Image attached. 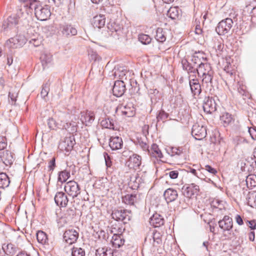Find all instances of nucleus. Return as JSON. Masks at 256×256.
Returning <instances> with one entry per match:
<instances>
[{"label":"nucleus","mask_w":256,"mask_h":256,"mask_svg":"<svg viewBox=\"0 0 256 256\" xmlns=\"http://www.w3.org/2000/svg\"><path fill=\"white\" fill-rule=\"evenodd\" d=\"M220 120L224 126H228L234 120L232 114L228 112H224L220 117Z\"/></svg>","instance_id":"nucleus-25"},{"label":"nucleus","mask_w":256,"mask_h":256,"mask_svg":"<svg viewBox=\"0 0 256 256\" xmlns=\"http://www.w3.org/2000/svg\"><path fill=\"white\" fill-rule=\"evenodd\" d=\"M169 176L172 179H175L178 176V172L177 170H172L168 173Z\"/></svg>","instance_id":"nucleus-47"},{"label":"nucleus","mask_w":256,"mask_h":256,"mask_svg":"<svg viewBox=\"0 0 256 256\" xmlns=\"http://www.w3.org/2000/svg\"><path fill=\"white\" fill-rule=\"evenodd\" d=\"M151 154L155 158H160L163 156L160 150L158 148V146L156 144H154L152 146Z\"/></svg>","instance_id":"nucleus-32"},{"label":"nucleus","mask_w":256,"mask_h":256,"mask_svg":"<svg viewBox=\"0 0 256 256\" xmlns=\"http://www.w3.org/2000/svg\"><path fill=\"white\" fill-rule=\"evenodd\" d=\"M65 192L73 198L76 197L80 193V188L78 184L74 180L67 182L64 188Z\"/></svg>","instance_id":"nucleus-5"},{"label":"nucleus","mask_w":256,"mask_h":256,"mask_svg":"<svg viewBox=\"0 0 256 256\" xmlns=\"http://www.w3.org/2000/svg\"><path fill=\"white\" fill-rule=\"evenodd\" d=\"M0 158L3 162L7 166H10L13 162V156L12 152L6 150L2 152Z\"/></svg>","instance_id":"nucleus-21"},{"label":"nucleus","mask_w":256,"mask_h":256,"mask_svg":"<svg viewBox=\"0 0 256 256\" xmlns=\"http://www.w3.org/2000/svg\"><path fill=\"white\" fill-rule=\"evenodd\" d=\"M226 202L218 198H214L210 202L211 206L216 208L223 210L225 208Z\"/></svg>","instance_id":"nucleus-29"},{"label":"nucleus","mask_w":256,"mask_h":256,"mask_svg":"<svg viewBox=\"0 0 256 256\" xmlns=\"http://www.w3.org/2000/svg\"><path fill=\"white\" fill-rule=\"evenodd\" d=\"M72 256H85V252L80 248L74 247L72 249Z\"/></svg>","instance_id":"nucleus-38"},{"label":"nucleus","mask_w":256,"mask_h":256,"mask_svg":"<svg viewBox=\"0 0 256 256\" xmlns=\"http://www.w3.org/2000/svg\"><path fill=\"white\" fill-rule=\"evenodd\" d=\"M203 244L206 247V249H208V242H204Z\"/></svg>","instance_id":"nucleus-62"},{"label":"nucleus","mask_w":256,"mask_h":256,"mask_svg":"<svg viewBox=\"0 0 256 256\" xmlns=\"http://www.w3.org/2000/svg\"><path fill=\"white\" fill-rule=\"evenodd\" d=\"M123 142L121 138L112 136L110 138L109 146L112 150H117L122 148Z\"/></svg>","instance_id":"nucleus-17"},{"label":"nucleus","mask_w":256,"mask_h":256,"mask_svg":"<svg viewBox=\"0 0 256 256\" xmlns=\"http://www.w3.org/2000/svg\"><path fill=\"white\" fill-rule=\"evenodd\" d=\"M10 246L12 247V244H8L7 245V247L8 248Z\"/></svg>","instance_id":"nucleus-64"},{"label":"nucleus","mask_w":256,"mask_h":256,"mask_svg":"<svg viewBox=\"0 0 256 256\" xmlns=\"http://www.w3.org/2000/svg\"><path fill=\"white\" fill-rule=\"evenodd\" d=\"M168 16L172 20L178 18L179 10L178 7H170L168 11Z\"/></svg>","instance_id":"nucleus-31"},{"label":"nucleus","mask_w":256,"mask_h":256,"mask_svg":"<svg viewBox=\"0 0 256 256\" xmlns=\"http://www.w3.org/2000/svg\"><path fill=\"white\" fill-rule=\"evenodd\" d=\"M190 85L192 92L194 94H199L201 92L200 86L197 80H192L190 81Z\"/></svg>","instance_id":"nucleus-24"},{"label":"nucleus","mask_w":256,"mask_h":256,"mask_svg":"<svg viewBox=\"0 0 256 256\" xmlns=\"http://www.w3.org/2000/svg\"><path fill=\"white\" fill-rule=\"evenodd\" d=\"M100 125L104 128L114 129V124L109 119H104L100 122Z\"/></svg>","instance_id":"nucleus-39"},{"label":"nucleus","mask_w":256,"mask_h":256,"mask_svg":"<svg viewBox=\"0 0 256 256\" xmlns=\"http://www.w3.org/2000/svg\"><path fill=\"white\" fill-rule=\"evenodd\" d=\"M175 150H176V151L175 152L176 154L178 155H180L183 152V148H173L174 151Z\"/></svg>","instance_id":"nucleus-54"},{"label":"nucleus","mask_w":256,"mask_h":256,"mask_svg":"<svg viewBox=\"0 0 256 256\" xmlns=\"http://www.w3.org/2000/svg\"><path fill=\"white\" fill-rule=\"evenodd\" d=\"M95 118L94 112L86 110L81 112L80 120L82 124L88 126L92 123Z\"/></svg>","instance_id":"nucleus-14"},{"label":"nucleus","mask_w":256,"mask_h":256,"mask_svg":"<svg viewBox=\"0 0 256 256\" xmlns=\"http://www.w3.org/2000/svg\"><path fill=\"white\" fill-rule=\"evenodd\" d=\"M204 169L208 171L210 174H212V175H216L218 173V172L216 170L212 167L210 165H206L205 166Z\"/></svg>","instance_id":"nucleus-43"},{"label":"nucleus","mask_w":256,"mask_h":256,"mask_svg":"<svg viewBox=\"0 0 256 256\" xmlns=\"http://www.w3.org/2000/svg\"><path fill=\"white\" fill-rule=\"evenodd\" d=\"M156 39L157 41L163 42L166 40L165 32L162 28H158L156 30Z\"/></svg>","instance_id":"nucleus-30"},{"label":"nucleus","mask_w":256,"mask_h":256,"mask_svg":"<svg viewBox=\"0 0 256 256\" xmlns=\"http://www.w3.org/2000/svg\"><path fill=\"white\" fill-rule=\"evenodd\" d=\"M138 40L144 44H149L152 40L151 38L148 34H141L138 35Z\"/></svg>","instance_id":"nucleus-35"},{"label":"nucleus","mask_w":256,"mask_h":256,"mask_svg":"<svg viewBox=\"0 0 256 256\" xmlns=\"http://www.w3.org/2000/svg\"><path fill=\"white\" fill-rule=\"evenodd\" d=\"M199 190V186L194 184H191L188 186H184L182 188V194L184 196L190 198L194 195L197 194Z\"/></svg>","instance_id":"nucleus-9"},{"label":"nucleus","mask_w":256,"mask_h":256,"mask_svg":"<svg viewBox=\"0 0 256 256\" xmlns=\"http://www.w3.org/2000/svg\"><path fill=\"white\" fill-rule=\"evenodd\" d=\"M104 157L106 166L108 167H110L112 165V162L110 156L107 153L104 152Z\"/></svg>","instance_id":"nucleus-45"},{"label":"nucleus","mask_w":256,"mask_h":256,"mask_svg":"<svg viewBox=\"0 0 256 256\" xmlns=\"http://www.w3.org/2000/svg\"><path fill=\"white\" fill-rule=\"evenodd\" d=\"M191 172L192 173L196 175V171L194 169H192L191 170Z\"/></svg>","instance_id":"nucleus-61"},{"label":"nucleus","mask_w":256,"mask_h":256,"mask_svg":"<svg viewBox=\"0 0 256 256\" xmlns=\"http://www.w3.org/2000/svg\"><path fill=\"white\" fill-rule=\"evenodd\" d=\"M203 109L206 114H211L216 110V106L212 99L208 98L203 104Z\"/></svg>","instance_id":"nucleus-22"},{"label":"nucleus","mask_w":256,"mask_h":256,"mask_svg":"<svg viewBox=\"0 0 256 256\" xmlns=\"http://www.w3.org/2000/svg\"><path fill=\"white\" fill-rule=\"evenodd\" d=\"M194 32L198 36H200V37L202 36V30L200 25H196V26Z\"/></svg>","instance_id":"nucleus-48"},{"label":"nucleus","mask_w":256,"mask_h":256,"mask_svg":"<svg viewBox=\"0 0 256 256\" xmlns=\"http://www.w3.org/2000/svg\"><path fill=\"white\" fill-rule=\"evenodd\" d=\"M196 71L198 75L202 77L203 82L208 83L212 82L213 72L209 64H200L196 69Z\"/></svg>","instance_id":"nucleus-2"},{"label":"nucleus","mask_w":256,"mask_h":256,"mask_svg":"<svg viewBox=\"0 0 256 256\" xmlns=\"http://www.w3.org/2000/svg\"><path fill=\"white\" fill-rule=\"evenodd\" d=\"M232 24V20L230 18H226L219 22L216 28V30L219 35H225L230 31Z\"/></svg>","instance_id":"nucleus-4"},{"label":"nucleus","mask_w":256,"mask_h":256,"mask_svg":"<svg viewBox=\"0 0 256 256\" xmlns=\"http://www.w3.org/2000/svg\"><path fill=\"white\" fill-rule=\"evenodd\" d=\"M10 184V178L5 173L0 174V188H7Z\"/></svg>","instance_id":"nucleus-28"},{"label":"nucleus","mask_w":256,"mask_h":256,"mask_svg":"<svg viewBox=\"0 0 256 256\" xmlns=\"http://www.w3.org/2000/svg\"><path fill=\"white\" fill-rule=\"evenodd\" d=\"M136 200V194H128L122 198V202L128 205H134Z\"/></svg>","instance_id":"nucleus-27"},{"label":"nucleus","mask_w":256,"mask_h":256,"mask_svg":"<svg viewBox=\"0 0 256 256\" xmlns=\"http://www.w3.org/2000/svg\"><path fill=\"white\" fill-rule=\"evenodd\" d=\"M14 38H11L10 40V42H11L12 41L14 42Z\"/></svg>","instance_id":"nucleus-63"},{"label":"nucleus","mask_w":256,"mask_h":256,"mask_svg":"<svg viewBox=\"0 0 256 256\" xmlns=\"http://www.w3.org/2000/svg\"><path fill=\"white\" fill-rule=\"evenodd\" d=\"M150 222L155 228L160 227L164 224V219L161 215L156 213L150 218Z\"/></svg>","instance_id":"nucleus-18"},{"label":"nucleus","mask_w":256,"mask_h":256,"mask_svg":"<svg viewBox=\"0 0 256 256\" xmlns=\"http://www.w3.org/2000/svg\"><path fill=\"white\" fill-rule=\"evenodd\" d=\"M36 238L38 241L42 244H46L48 240L46 234L42 231H38L37 232Z\"/></svg>","instance_id":"nucleus-34"},{"label":"nucleus","mask_w":256,"mask_h":256,"mask_svg":"<svg viewBox=\"0 0 256 256\" xmlns=\"http://www.w3.org/2000/svg\"><path fill=\"white\" fill-rule=\"evenodd\" d=\"M248 239L251 242H254L255 240V233L254 230L250 231L248 234Z\"/></svg>","instance_id":"nucleus-52"},{"label":"nucleus","mask_w":256,"mask_h":256,"mask_svg":"<svg viewBox=\"0 0 256 256\" xmlns=\"http://www.w3.org/2000/svg\"><path fill=\"white\" fill-rule=\"evenodd\" d=\"M218 223L220 228L224 231L230 230L233 227L232 220L228 216H225Z\"/></svg>","instance_id":"nucleus-13"},{"label":"nucleus","mask_w":256,"mask_h":256,"mask_svg":"<svg viewBox=\"0 0 256 256\" xmlns=\"http://www.w3.org/2000/svg\"><path fill=\"white\" fill-rule=\"evenodd\" d=\"M55 121L54 120V119H51L49 120V122H48V124L49 126V128L51 129L54 130L56 128V126H52V124H54Z\"/></svg>","instance_id":"nucleus-53"},{"label":"nucleus","mask_w":256,"mask_h":256,"mask_svg":"<svg viewBox=\"0 0 256 256\" xmlns=\"http://www.w3.org/2000/svg\"><path fill=\"white\" fill-rule=\"evenodd\" d=\"M92 2L94 4H99L100 2H101L102 0H91Z\"/></svg>","instance_id":"nucleus-60"},{"label":"nucleus","mask_w":256,"mask_h":256,"mask_svg":"<svg viewBox=\"0 0 256 256\" xmlns=\"http://www.w3.org/2000/svg\"><path fill=\"white\" fill-rule=\"evenodd\" d=\"M111 182L113 184L114 186H118L120 188V186L122 184V182L120 180H118V176H114L112 177Z\"/></svg>","instance_id":"nucleus-41"},{"label":"nucleus","mask_w":256,"mask_h":256,"mask_svg":"<svg viewBox=\"0 0 256 256\" xmlns=\"http://www.w3.org/2000/svg\"><path fill=\"white\" fill-rule=\"evenodd\" d=\"M54 201L58 206L60 207H66L68 200L64 192H58L54 196Z\"/></svg>","instance_id":"nucleus-15"},{"label":"nucleus","mask_w":256,"mask_h":256,"mask_svg":"<svg viewBox=\"0 0 256 256\" xmlns=\"http://www.w3.org/2000/svg\"><path fill=\"white\" fill-rule=\"evenodd\" d=\"M235 220L236 222L240 226H242L244 224V222L242 217L238 214L236 216Z\"/></svg>","instance_id":"nucleus-50"},{"label":"nucleus","mask_w":256,"mask_h":256,"mask_svg":"<svg viewBox=\"0 0 256 256\" xmlns=\"http://www.w3.org/2000/svg\"><path fill=\"white\" fill-rule=\"evenodd\" d=\"M126 90V85L122 80H116L115 82L112 92L114 95L117 97L122 96Z\"/></svg>","instance_id":"nucleus-12"},{"label":"nucleus","mask_w":256,"mask_h":256,"mask_svg":"<svg viewBox=\"0 0 256 256\" xmlns=\"http://www.w3.org/2000/svg\"><path fill=\"white\" fill-rule=\"evenodd\" d=\"M122 228H119L117 224L112 225L111 233L114 234L111 240L112 246L116 248H119L124 244V240L121 234Z\"/></svg>","instance_id":"nucleus-3"},{"label":"nucleus","mask_w":256,"mask_h":256,"mask_svg":"<svg viewBox=\"0 0 256 256\" xmlns=\"http://www.w3.org/2000/svg\"><path fill=\"white\" fill-rule=\"evenodd\" d=\"M78 236V232L76 230H68L64 234V240L68 244H72L76 242Z\"/></svg>","instance_id":"nucleus-7"},{"label":"nucleus","mask_w":256,"mask_h":256,"mask_svg":"<svg viewBox=\"0 0 256 256\" xmlns=\"http://www.w3.org/2000/svg\"><path fill=\"white\" fill-rule=\"evenodd\" d=\"M16 256H30L24 252H22L19 253Z\"/></svg>","instance_id":"nucleus-56"},{"label":"nucleus","mask_w":256,"mask_h":256,"mask_svg":"<svg viewBox=\"0 0 256 256\" xmlns=\"http://www.w3.org/2000/svg\"><path fill=\"white\" fill-rule=\"evenodd\" d=\"M246 222L252 230H254L256 228V222L254 220H247Z\"/></svg>","instance_id":"nucleus-46"},{"label":"nucleus","mask_w":256,"mask_h":256,"mask_svg":"<svg viewBox=\"0 0 256 256\" xmlns=\"http://www.w3.org/2000/svg\"><path fill=\"white\" fill-rule=\"evenodd\" d=\"M20 2L25 3L28 2L30 3V8L31 4H34L35 2H38L36 0H19Z\"/></svg>","instance_id":"nucleus-55"},{"label":"nucleus","mask_w":256,"mask_h":256,"mask_svg":"<svg viewBox=\"0 0 256 256\" xmlns=\"http://www.w3.org/2000/svg\"><path fill=\"white\" fill-rule=\"evenodd\" d=\"M164 196L167 202H170L177 198L178 194L176 190L169 188L164 192Z\"/></svg>","instance_id":"nucleus-19"},{"label":"nucleus","mask_w":256,"mask_h":256,"mask_svg":"<svg viewBox=\"0 0 256 256\" xmlns=\"http://www.w3.org/2000/svg\"><path fill=\"white\" fill-rule=\"evenodd\" d=\"M34 9V14L36 18L40 20H46L50 16V12L48 6H42L40 2H35L31 4L30 8Z\"/></svg>","instance_id":"nucleus-1"},{"label":"nucleus","mask_w":256,"mask_h":256,"mask_svg":"<svg viewBox=\"0 0 256 256\" xmlns=\"http://www.w3.org/2000/svg\"><path fill=\"white\" fill-rule=\"evenodd\" d=\"M256 178V176L254 175L249 176L246 178V182L248 184L250 183V186H256V180H255Z\"/></svg>","instance_id":"nucleus-40"},{"label":"nucleus","mask_w":256,"mask_h":256,"mask_svg":"<svg viewBox=\"0 0 256 256\" xmlns=\"http://www.w3.org/2000/svg\"><path fill=\"white\" fill-rule=\"evenodd\" d=\"M74 144V138L72 137H66L62 141L59 145L58 148L63 152H70Z\"/></svg>","instance_id":"nucleus-8"},{"label":"nucleus","mask_w":256,"mask_h":256,"mask_svg":"<svg viewBox=\"0 0 256 256\" xmlns=\"http://www.w3.org/2000/svg\"><path fill=\"white\" fill-rule=\"evenodd\" d=\"M96 256H113V252L110 248H99L96 250Z\"/></svg>","instance_id":"nucleus-26"},{"label":"nucleus","mask_w":256,"mask_h":256,"mask_svg":"<svg viewBox=\"0 0 256 256\" xmlns=\"http://www.w3.org/2000/svg\"><path fill=\"white\" fill-rule=\"evenodd\" d=\"M192 133L194 138L198 140H202L207 134L206 128L198 124L193 126Z\"/></svg>","instance_id":"nucleus-6"},{"label":"nucleus","mask_w":256,"mask_h":256,"mask_svg":"<svg viewBox=\"0 0 256 256\" xmlns=\"http://www.w3.org/2000/svg\"><path fill=\"white\" fill-rule=\"evenodd\" d=\"M7 146L6 138L5 136H0V150H4Z\"/></svg>","instance_id":"nucleus-42"},{"label":"nucleus","mask_w":256,"mask_h":256,"mask_svg":"<svg viewBox=\"0 0 256 256\" xmlns=\"http://www.w3.org/2000/svg\"><path fill=\"white\" fill-rule=\"evenodd\" d=\"M252 13L253 14L254 16L256 17V6L253 8L252 10Z\"/></svg>","instance_id":"nucleus-58"},{"label":"nucleus","mask_w":256,"mask_h":256,"mask_svg":"<svg viewBox=\"0 0 256 256\" xmlns=\"http://www.w3.org/2000/svg\"><path fill=\"white\" fill-rule=\"evenodd\" d=\"M162 0L166 4H170L174 1V0Z\"/></svg>","instance_id":"nucleus-59"},{"label":"nucleus","mask_w":256,"mask_h":256,"mask_svg":"<svg viewBox=\"0 0 256 256\" xmlns=\"http://www.w3.org/2000/svg\"><path fill=\"white\" fill-rule=\"evenodd\" d=\"M223 68L226 73L230 76L236 74V66L233 64V60L230 57H226L223 63Z\"/></svg>","instance_id":"nucleus-10"},{"label":"nucleus","mask_w":256,"mask_h":256,"mask_svg":"<svg viewBox=\"0 0 256 256\" xmlns=\"http://www.w3.org/2000/svg\"><path fill=\"white\" fill-rule=\"evenodd\" d=\"M248 204L252 208H256V192L249 193L248 197Z\"/></svg>","instance_id":"nucleus-36"},{"label":"nucleus","mask_w":256,"mask_h":256,"mask_svg":"<svg viewBox=\"0 0 256 256\" xmlns=\"http://www.w3.org/2000/svg\"><path fill=\"white\" fill-rule=\"evenodd\" d=\"M248 132L253 140H256V127H251L248 129Z\"/></svg>","instance_id":"nucleus-44"},{"label":"nucleus","mask_w":256,"mask_h":256,"mask_svg":"<svg viewBox=\"0 0 256 256\" xmlns=\"http://www.w3.org/2000/svg\"><path fill=\"white\" fill-rule=\"evenodd\" d=\"M55 158H52V159L51 160H50L48 164V168L50 170H52L55 167Z\"/></svg>","instance_id":"nucleus-51"},{"label":"nucleus","mask_w":256,"mask_h":256,"mask_svg":"<svg viewBox=\"0 0 256 256\" xmlns=\"http://www.w3.org/2000/svg\"><path fill=\"white\" fill-rule=\"evenodd\" d=\"M106 23V18L103 14H100L94 16L92 20V24L94 27L98 28H102Z\"/></svg>","instance_id":"nucleus-16"},{"label":"nucleus","mask_w":256,"mask_h":256,"mask_svg":"<svg viewBox=\"0 0 256 256\" xmlns=\"http://www.w3.org/2000/svg\"><path fill=\"white\" fill-rule=\"evenodd\" d=\"M158 235H159V233H158L156 232L154 233V240H155L156 239L158 238Z\"/></svg>","instance_id":"nucleus-57"},{"label":"nucleus","mask_w":256,"mask_h":256,"mask_svg":"<svg viewBox=\"0 0 256 256\" xmlns=\"http://www.w3.org/2000/svg\"><path fill=\"white\" fill-rule=\"evenodd\" d=\"M70 177V172L64 170L59 172L58 181L61 183L66 182Z\"/></svg>","instance_id":"nucleus-33"},{"label":"nucleus","mask_w":256,"mask_h":256,"mask_svg":"<svg viewBox=\"0 0 256 256\" xmlns=\"http://www.w3.org/2000/svg\"><path fill=\"white\" fill-rule=\"evenodd\" d=\"M122 114L126 117H132L135 114L134 108L125 106L122 111Z\"/></svg>","instance_id":"nucleus-37"},{"label":"nucleus","mask_w":256,"mask_h":256,"mask_svg":"<svg viewBox=\"0 0 256 256\" xmlns=\"http://www.w3.org/2000/svg\"><path fill=\"white\" fill-rule=\"evenodd\" d=\"M126 164L130 169L136 170L139 168L141 164V158L140 156L134 154L130 156L126 162Z\"/></svg>","instance_id":"nucleus-11"},{"label":"nucleus","mask_w":256,"mask_h":256,"mask_svg":"<svg viewBox=\"0 0 256 256\" xmlns=\"http://www.w3.org/2000/svg\"><path fill=\"white\" fill-rule=\"evenodd\" d=\"M60 28L62 34L66 36H74L77 33L76 28L70 24H65Z\"/></svg>","instance_id":"nucleus-20"},{"label":"nucleus","mask_w":256,"mask_h":256,"mask_svg":"<svg viewBox=\"0 0 256 256\" xmlns=\"http://www.w3.org/2000/svg\"><path fill=\"white\" fill-rule=\"evenodd\" d=\"M238 91L240 94L244 95L246 92V86L242 84H240L238 88Z\"/></svg>","instance_id":"nucleus-49"},{"label":"nucleus","mask_w":256,"mask_h":256,"mask_svg":"<svg viewBox=\"0 0 256 256\" xmlns=\"http://www.w3.org/2000/svg\"><path fill=\"white\" fill-rule=\"evenodd\" d=\"M112 218L116 220H124L126 219V211L124 210H116L112 214Z\"/></svg>","instance_id":"nucleus-23"}]
</instances>
